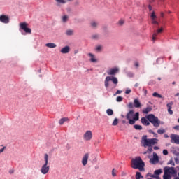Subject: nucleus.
<instances>
[{
  "label": "nucleus",
  "instance_id": "79ce46f5",
  "mask_svg": "<svg viewBox=\"0 0 179 179\" xmlns=\"http://www.w3.org/2000/svg\"><path fill=\"white\" fill-rule=\"evenodd\" d=\"M168 164H171V166H174V162L173 161V159H171L169 162Z\"/></svg>",
  "mask_w": 179,
  "mask_h": 179
},
{
  "label": "nucleus",
  "instance_id": "3c124183",
  "mask_svg": "<svg viewBox=\"0 0 179 179\" xmlns=\"http://www.w3.org/2000/svg\"><path fill=\"white\" fill-rule=\"evenodd\" d=\"M150 132L151 134H152V135H154V136H155L156 138H157V134L156 133H155V131H150Z\"/></svg>",
  "mask_w": 179,
  "mask_h": 179
},
{
  "label": "nucleus",
  "instance_id": "2eb2a0df",
  "mask_svg": "<svg viewBox=\"0 0 179 179\" xmlns=\"http://www.w3.org/2000/svg\"><path fill=\"white\" fill-rule=\"evenodd\" d=\"M173 104H174V103L173 101H171L166 104V106L168 108V113H169V114H170V115H173V112L171 110V108H173Z\"/></svg>",
  "mask_w": 179,
  "mask_h": 179
},
{
  "label": "nucleus",
  "instance_id": "ea45409f",
  "mask_svg": "<svg viewBox=\"0 0 179 179\" xmlns=\"http://www.w3.org/2000/svg\"><path fill=\"white\" fill-rule=\"evenodd\" d=\"M92 38L93 40H98V38H99V35H97V34L92 35Z\"/></svg>",
  "mask_w": 179,
  "mask_h": 179
},
{
  "label": "nucleus",
  "instance_id": "a211bd4d",
  "mask_svg": "<svg viewBox=\"0 0 179 179\" xmlns=\"http://www.w3.org/2000/svg\"><path fill=\"white\" fill-rule=\"evenodd\" d=\"M169 173H171V172L170 171V169L166 170V171H164V176H163V178H164V179H170V178H170V174H169Z\"/></svg>",
  "mask_w": 179,
  "mask_h": 179
},
{
  "label": "nucleus",
  "instance_id": "864d4df0",
  "mask_svg": "<svg viewBox=\"0 0 179 179\" xmlns=\"http://www.w3.org/2000/svg\"><path fill=\"white\" fill-rule=\"evenodd\" d=\"M5 149H6V147H3L1 149H0V153H2Z\"/></svg>",
  "mask_w": 179,
  "mask_h": 179
},
{
  "label": "nucleus",
  "instance_id": "49530a36",
  "mask_svg": "<svg viewBox=\"0 0 179 179\" xmlns=\"http://www.w3.org/2000/svg\"><path fill=\"white\" fill-rule=\"evenodd\" d=\"M96 51H101V46L99 45L96 48Z\"/></svg>",
  "mask_w": 179,
  "mask_h": 179
},
{
  "label": "nucleus",
  "instance_id": "2f4dec72",
  "mask_svg": "<svg viewBox=\"0 0 179 179\" xmlns=\"http://www.w3.org/2000/svg\"><path fill=\"white\" fill-rule=\"evenodd\" d=\"M157 18H152V24H157L159 26V22H157Z\"/></svg>",
  "mask_w": 179,
  "mask_h": 179
},
{
  "label": "nucleus",
  "instance_id": "5fc2aeb1",
  "mask_svg": "<svg viewBox=\"0 0 179 179\" xmlns=\"http://www.w3.org/2000/svg\"><path fill=\"white\" fill-rule=\"evenodd\" d=\"M121 93H122V91H121V90H117L116 92V94H121Z\"/></svg>",
  "mask_w": 179,
  "mask_h": 179
},
{
  "label": "nucleus",
  "instance_id": "4c0bfd02",
  "mask_svg": "<svg viewBox=\"0 0 179 179\" xmlns=\"http://www.w3.org/2000/svg\"><path fill=\"white\" fill-rule=\"evenodd\" d=\"M123 98L122 96H117L116 99V101H117V103H121V101H122Z\"/></svg>",
  "mask_w": 179,
  "mask_h": 179
},
{
  "label": "nucleus",
  "instance_id": "f257e3e1",
  "mask_svg": "<svg viewBox=\"0 0 179 179\" xmlns=\"http://www.w3.org/2000/svg\"><path fill=\"white\" fill-rule=\"evenodd\" d=\"M141 124L143 125H145V127H149L150 125V123L152 124L153 127L155 128H159L160 125H164V122L160 121L159 117L155 116L153 114H150L147 115L146 117H142L141 119Z\"/></svg>",
  "mask_w": 179,
  "mask_h": 179
},
{
  "label": "nucleus",
  "instance_id": "cd10ccee",
  "mask_svg": "<svg viewBox=\"0 0 179 179\" xmlns=\"http://www.w3.org/2000/svg\"><path fill=\"white\" fill-rule=\"evenodd\" d=\"M134 128H135L137 131H142V126L139 124H135Z\"/></svg>",
  "mask_w": 179,
  "mask_h": 179
},
{
  "label": "nucleus",
  "instance_id": "09e8293b",
  "mask_svg": "<svg viewBox=\"0 0 179 179\" xmlns=\"http://www.w3.org/2000/svg\"><path fill=\"white\" fill-rule=\"evenodd\" d=\"M173 129H175L176 131H179V125L173 127Z\"/></svg>",
  "mask_w": 179,
  "mask_h": 179
},
{
  "label": "nucleus",
  "instance_id": "e2e57ef3",
  "mask_svg": "<svg viewBox=\"0 0 179 179\" xmlns=\"http://www.w3.org/2000/svg\"><path fill=\"white\" fill-rule=\"evenodd\" d=\"M175 96L176 97H178V96H179V93H176Z\"/></svg>",
  "mask_w": 179,
  "mask_h": 179
},
{
  "label": "nucleus",
  "instance_id": "39448f33",
  "mask_svg": "<svg viewBox=\"0 0 179 179\" xmlns=\"http://www.w3.org/2000/svg\"><path fill=\"white\" fill-rule=\"evenodd\" d=\"M110 80H111V82H113V83L115 85V87L117 86V85H118V78H117V77H114V76H107L105 79V87L106 89H108V86H110Z\"/></svg>",
  "mask_w": 179,
  "mask_h": 179
},
{
  "label": "nucleus",
  "instance_id": "a18cd8bd",
  "mask_svg": "<svg viewBox=\"0 0 179 179\" xmlns=\"http://www.w3.org/2000/svg\"><path fill=\"white\" fill-rule=\"evenodd\" d=\"M127 75H128V76H129V78H133V76H134V73H132V72H129V73H127Z\"/></svg>",
  "mask_w": 179,
  "mask_h": 179
},
{
  "label": "nucleus",
  "instance_id": "ddd939ff",
  "mask_svg": "<svg viewBox=\"0 0 179 179\" xmlns=\"http://www.w3.org/2000/svg\"><path fill=\"white\" fill-rule=\"evenodd\" d=\"M119 71L120 69H118V68H113L108 70L107 73L108 75H115V73H117Z\"/></svg>",
  "mask_w": 179,
  "mask_h": 179
},
{
  "label": "nucleus",
  "instance_id": "f8f14e48",
  "mask_svg": "<svg viewBox=\"0 0 179 179\" xmlns=\"http://www.w3.org/2000/svg\"><path fill=\"white\" fill-rule=\"evenodd\" d=\"M88 160H89V153H85L82 159L83 166H86V164H87Z\"/></svg>",
  "mask_w": 179,
  "mask_h": 179
},
{
  "label": "nucleus",
  "instance_id": "aec40b11",
  "mask_svg": "<svg viewBox=\"0 0 179 179\" xmlns=\"http://www.w3.org/2000/svg\"><path fill=\"white\" fill-rule=\"evenodd\" d=\"M45 46L48 48H55L57 47V44L52 43H48L45 44Z\"/></svg>",
  "mask_w": 179,
  "mask_h": 179
},
{
  "label": "nucleus",
  "instance_id": "9d476101",
  "mask_svg": "<svg viewBox=\"0 0 179 179\" xmlns=\"http://www.w3.org/2000/svg\"><path fill=\"white\" fill-rule=\"evenodd\" d=\"M0 22L1 23H4L5 24H8V23L10 22L9 17L5 15H0Z\"/></svg>",
  "mask_w": 179,
  "mask_h": 179
},
{
  "label": "nucleus",
  "instance_id": "338daca9",
  "mask_svg": "<svg viewBox=\"0 0 179 179\" xmlns=\"http://www.w3.org/2000/svg\"><path fill=\"white\" fill-rule=\"evenodd\" d=\"M172 85H176V82L173 81V82L172 83Z\"/></svg>",
  "mask_w": 179,
  "mask_h": 179
},
{
  "label": "nucleus",
  "instance_id": "f704fd0d",
  "mask_svg": "<svg viewBox=\"0 0 179 179\" xmlns=\"http://www.w3.org/2000/svg\"><path fill=\"white\" fill-rule=\"evenodd\" d=\"M141 177L143 178L142 175L141 174V172H136V179H141Z\"/></svg>",
  "mask_w": 179,
  "mask_h": 179
},
{
  "label": "nucleus",
  "instance_id": "0e129e2a",
  "mask_svg": "<svg viewBox=\"0 0 179 179\" xmlns=\"http://www.w3.org/2000/svg\"><path fill=\"white\" fill-rule=\"evenodd\" d=\"M158 80H162V78L159 77Z\"/></svg>",
  "mask_w": 179,
  "mask_h": 179
},
{
  "label": "nucleus",
  "instance_id": "20e7f679",
  "mask_svg": "<svg viewBox=\"0 0 179 179\" xmlns=\"http://www.w3.org/2000/svg\"><path fill=\"white\" fill-rule=\"evenodd\" d=\"M45 164L42 166L41 169V173L42 174H47L50 171V166H48V154L44 155Z\"/></svg>",
  "mask_w": 179,
  "mask_h": 179
},
{
  "label": "nucleus",
  "instance_id": "393cba45",
  "mask_svg": "<svg viewBox=\"0 0 179 179\" xmlns=\"http://www.w3.org/2000/svg\"><path fill=\"white\" fill-rule=\"evenodd\" d=\"M66 36H73V30L68 29L66 31Z\"/></svg>",
  "mask_w": 179,
  "mask_h": 179
},
{
  "label": "nucleus",
  "instance_id": "c03bdc74",
  "mask_svg": "<svg viewBox=\"0 0 179 179\" xmlns=\"http://www.w3.org/2000/svg\"><path fill=\"white\" fill-rule=\"evenodd\" d=\"M163 155H164L165 156H167V155H169V151L167 150H164Z\"/></svg>",
  "mask_w": 179,
  "mask_h": 179
},
{
  "label": "nucleus",
  "instance_id": "4468645a",
  "mask_svg": "<svg viewBox=\"0 0 179 179\" xmlns=\"http://www.w3.org/2000/svg\"><path fill=\"white\" fill-rule=\"evenodd\" d=\"M163 32V28H161L159 29H157L154 31V34L152 35V40L155 41L156 40V37H157L158 34H160V33Z\"/></svg>",
  "mask_w": 179,
  "mask_h": 179
},
{
  "label": "nucleus",
  "instance_id": "473e14b6",
  "mask_svg": "<svg viewBox=\"0 0 179 179\" xmlns=\"http://www.w3.org/2000/svg\"><path fill=\"white\" fill-rule=\"evenodd\" d=\"M151 19H157V16H156V13L155 11H152L150 15Z\"/></svg>",
  "mask_w": 179,
  "mask_h": 179
},
{
  "label": "nucleus",
  "instance_id": "4d7b16f0",
  "mask_svg": "<svg viewBox=\"0 0 179 179\" xmlns=\"http://www.w3.org/2000/svg\"><path fill=\"white\" fill-rule=\"evenodd\" d=\"M161 17L163 19L164 17V13H161Z\"/></svg>",
  "mask_w": 179,
  "mask_h": 179
},
{
  "label": "nucleus",
  "instance_id": "bf43d9fd",
  "mask_svg": "<svg viewBox=\"0 0 179 179\" xmlns=\"http://www.w3.org/2000/svg\"><path fill=\"white\" fill-rule=\"evenodd\" d=\"M164 138H169V135H167V134H165L164 135Z\"/></svg>",
  "mask_w": 179,
  "mask_h": 179
},
{
  "label": "nucleus",
  "instance_id": "0eeeda50",
  "mask_svg": "<svg viewBox=\"0 0 179 179\" xmlns=\"http://www.w3.org/2000/svg\"><path fill=\"white\" fill-rule=\"evenodd\" d=\"M20 27L22 30H24L25 33H28V34H31V29L27 27V23L26 22H21L20 24Z\"/></svg>",
  "mask_w": 179,
  "mask_h": 179
},
{
  "label": "nucleus",
  "instance_id": "6ab92c4d",
  "mask_svg": "<svg viewBox=\"0 0 179 179\" xmlns=\"http://www.w3.org/2000/svg\"><path fill=\"white\" fill-rule=\"evenodd\" d=\"M68 121H69V118H68V117H63V118L59 120V125H64V122H66Z\"/></svg>",
  "mask_w": 179,
  "mask_h": 179
},
{
  "label": "nucleus",
  "instance_id": "412c9836",
  "mask_svg": "<svg viewBox=\"0 0 179 179\" xmlns=\"http://www.w3.org/2000/svg\"><path fill=\"white\" fill-rule=\"evenodd\" d=\"M91 27H93L94 29H96L97 26H99V22L97 21H92L90 22Z\"/></svg>",
  "mask_w": 179,
  "mask_h": 179
},
{
  "label": "nucleus",
  "instance_id": "37998d69",
  "mask_svg": "<svg viewBox=\"0 0 179 179\" xmlns=\"http://www.w3.org/2000/svg\"><path fill=\"white\" fill-rule=\"evenodd\" d=\"M124 23H125V21H124V20H119V24L120 26H122V24H124Z\"/></svg>",
  "mask_w": 179,
  "mask_h": 179
},
{
  "label": "nucleus",
  "instance_id": "9b49d317",
  "mask_svg": "<svg viewBox=\"0 0 179 179\" xmlns=\"http://www.w3.org/2000/svg\"><path fill=\"white\" fill-rule=\"evenodd\" d=\"M150 162L152 164H156V163H159V156H157V154H156V152L153 153V158L150 159Z\"/></svg>",
  "mask_w": 179,
  "mask_h": 179
},
{
  "label": "nucleus",
  "instance_id": "b1692460",
  "mask_svg": "<svg viewBox=\"0 0 179 179\" xmlns=\"http://www.w3.org/2000/svg\"><path fill=\"white\" fill-rule=\"evenodd\" d=\"M150 111H152V108L150 107H147L145 109L143 110V113H144V114H148Z\"/></svg>",
  "mask_w": 179,
  "mask_h": 179
},
{
  "label": "nucleus",
  "instance_id": "bb28decb",
  "mask_svg": "<svg viewBox=\"0 0 179 179\" xmlns=\"http://www.w3.org/2000/svg\"><path fill=\"white\" fill-rule=\"evenodd\" d=\"M153 97H157L158 99H162L163 96L162 95H160V94L157 93V92H154L152 94Z\"/></svg>",
  "mask_w": 179,
  "mask_h": 179
},
{
  "label": "nucleus",
  "instance_id": "a19ab883",
  "mask_svg": "<svg viewBox=\"0 0 179 179\" xmlns=\"http://www.w3.org/2000/svg\"><path fill=\"white\" fill-rule=\"evenodd\" d=\"M147 176H148V177H152V178H156V175H155V173H154V174H152V173H148L147 174Z\"/></svg>",
  "mask_w": 179,
  "mask_h": 179
},
{
  "label": "nucleus",
  "instance_id": "f03ea898",
  "mask_svg": "<svg viewBox=\"0 0 179 179\" xmlns=\"http://www.w3.org/2000/svg\"><path fill=\"white\" fill-rule=\"evenodd\" d=\"M159 140L157 138H148V136H143L141 138V146L143 148H148V151L151 153L153 152L152 146H155Z\"/></svg>",
  "mask_w": 179,
  "mask_h": 179
},
{
  "label": "nucleus",
  "instance_id": "f3484780",
  "mask_svg": "<svg viewBox=\"0 0 179 179\" xmlns=\"http://www.w3.org/2000/svg\"><path fill=\"white\" fill-rule=\"evenodd\" d=\"M71 48H69V46H65L64 48H62L60 52H62V54H68Z\"/></svg>",
  "mask_w": 179,
  "mask_h": 179
},
{
  "label": "nucleus",
  "instance_id": "8fccbe9b",
  "mask_svg": "<svg viewBox=\"0 0 179 179\" xmlns=\"http://www.w3.org/2000/svg\"><path fill=\"white\" fill-rule=\"evenodd\" d=\"M176 163H179V155L175 158Z\"/></svg>",
  "mask_w": 179,
  "mask_h": 179
},
{
  "label": "nucleus",
  "instance_id": "dca6fc26",
  "mask_svg": "<svg viewBox=\"0 0 179 179\" xmlns=\"http://www.w3.org/2000/svg\"><path fill=\"white\" fill-rule=\"evenodd\" d=\"M134 106L136 108H140V107H142V104H141V102L137 99H134Z\"/></svg>",
  "mask_w": 179,
  "mask_h": 179
},
{
  "label": "nucleus",
  "instance_id": "6e6552de",
  "mask_svg": "<svg viewBox=\"0 0 179 179\" xmlns=\"http://www.w3.org/2000/svg\"><path fill=\"white\" fill-rule=\"evenodd\" d=\"M171 143H176V145H179V135L171 134Z\"/></svg>",
  "mask_w": 179,
  "mask_h": 179
},
{
  "label": "nucleus",
  "instance_id": "680f3d73",
  "mask_svg": "<svg viewBox=\"0 0 179 179\" xmlns=\"http://www.w3.org/2000/svg\"><path fill=\"white\" fill-rule=\"evenodd\" d=\"M155 178H156V179H162V178H160V177H159V176H155Z\"/></svg>",
  "mask_w": 179,
  "mask_h": 179
},
{
  "label": "nucleus",
  "instance_id": "72a5a7b5",
  "mask_svg": "<svg viewBox=\"0 0 179 179\" xmlns=\"http://www.w3.org/2000/svg\"><path fill=\"white\" fill-rule=\"evenodd\" d=\"M56 1V2H57V3H59V4H65V3H66V1H65V0H55Z\"/></svg>",
  "mask_w": 179,
  "mask_h": 179
},
{
  "label": "nucleus",
  "instance_id": "774afa93",
  "mask_svg": "<svg viewBox=\"0 0 179 179\" xmlns=\"http://www.w3.org/2000/svg\"><path fill=\"white\" fill-rule=\"evenodd\" d=\"M174 179H179V178H178V177H176V178H175Z\"/></svg>",
  "mask_w": 179,
  "mask_h": 179
},
{
  "label": "nucleus",
  "instance_id": "e433bc0d",
  "mask_svg": "<svg viewBox=\"0 0 179 179\" xmlns=\"http://www.w3.org/2000/svg\"><path fill=\"white\" fill-rule=\"evenodd\" d=\"M112 176L113 177H115L117 176V170H115V169H112Z\"/></svg>",
  "mask_w": 179,
  "mask_h": 179
},
{
  "label": "nucleus",
  "instance_id": "5701e85b",
  "mask_svg": "<svg viewBox=\"0 0 179 179\" xmlns=\"http://www.w3.org/2000/svg\"><path fill=\"white\" fill-rule=\"evenodd\" d=\"M138 120H139V113L138 112H137L134 115V117H133V121H134V124H135V122Z\"/></svg>",
  "mask_w": 179,
  "mask_h": 179
},
{
  "label": "nucleus",
  "instance_id": "c85d7f7f",
  "mask_svg": "<svg viewBox=\"0 0 179 179\" xmlns=\"http://www.w3.org/2000/svg\"><path fill=\"white\" fill-rule=\"evenodd\" d=\"M157 134H159V135H163V134L166 133V130L164 129H158L157 131Z\"/></svg>",
  "mask_w": 179,
  "mask_h": 179
},
{
  "label": "nucleus",
  "instance_id": "c756f323",
  "mask_svg": "<svg viewBox=\"0 0 179 179\" xmlns=\"http://www.w3.org/2000/svg\"><path fill=\"white\" fill-rule=\"evenodd\" d=\"M112 125L113 127H115L117 125H118V118H115L113 123H112Z\"/></svg>",
  "mask_w": 179,
  "mask_h": 179
},
{
  "label": "nucleus",
  "instance_id": "6e6d98bb",
  "mask_svg": "<svg viewBox=\"0 0 179 179\" xmlns=\"http://www.w3.org/2000/svg\"><path fill=\"white\" fill-rule=\"evenodd\" d=\"M153 149H154V150H159V147L155 146V147L153 148Z\"/></svg>",
  "mask_w": 179,
  "mask_h": 179
},
{
  "label": "nucleus",
  "instance_id": "a878e982",
  "mask_svg": "<svg viewBox=\"0 0 179 179\" xmlns=\"http://www.w3.org/2000/svg\"><path fill=\"white\" fill-rule=\"evenodd\" d=\"M160 174H162V169L155 170L154 172V176H156V177H157V176H160Z\"/></svg>",
  "mask_w": 179,
  "mask_h": 179
},
{
  "label": "nucleus",
  "instance_id": "58836bf2",
  "mask_svg": "<svg viewBox=\"0 0 179 179\" xmlns=\"http://www.w3.org/2000/svg\"><path fill=\"white\" fill-rule=\"evenodd\" d=\"M127 107L129 108H134V103H132V102H129V104L127 105Z\"/></svg>",
  "mask_w": 179,
  "mask_h": 179
},
{
  "label": "nucleus",
  "instance_id": "1a4fd4ad",
  "mask_svg": "<svg viewBox=\"0 0 179 179\" xmlns=\"http://www.w3.org/2000/svg\"><path fill=\"white\" fill-rule=\"evenodd\" d=\"M92 138H93V133L90 130L87 131L83 135L84 141H92Z\"/></svg>",
  "mask_w": 179,
  "mask_h": 179
},
{
  "label": "nucleus",
  "instance_id": "423d86ee",
  "mask_svg": "<svg viewBox=\"0 0 179 179\" xmlns=\"http://www.w3.org/2000/svg\"><path fill=\"white\" fill-rule=\"evenodd\" d=\"M127 120L129 121V124L130 125H134L135 124V120H134V110H130L128 112V113L126 115Z\"/></svg>",
  "mask_w": 179,
  "mask_h": 179
},
{
  "label": "nucleus",
  "instance_id": "4be33fe9",
  "mask_svg": "<svg viewBox=\"0 0 179 179\" xmlns=\"http://www.w3.org/2000/svg\"><path fill=\"white\" fill-rule=\"evenodd\" d=\"M89 57H91L90 61L91 62H97V59L94 58V55L92 53H88Z\"/></svg>",
  "mask_w": 179,
  "mask_h": 179
},
{
  "label": "nucleus",
  "instance_id": "7ed1b4c3",
  "mask_svg": "<svg viewBox=\"0 0 179 179\" xmlns=\"http://www.w3.org/2000/svg\"><path fill=\"white\" fill-rule=\"evenodd\" d=\"M132 169H138L140 171L145 170V162L142 160L141 157H136L131 159Z\"/></svg>",
  "mask_w": 179,
  "mask_h": 179
},
{
  "label": "nucleus",
  "instance_id": "7c9ffc66",
  "mask_svg": "<svg viewBox=\"0 0 179 179\" xmlns=\"http://www.w3.org/2000/svg\"><path fill=\"white\" fill-rule=\"evenodd\" d=\"M69 17H68V15H64L62 17V22L63 23H66L68 19H69Z\"/></svg>",
  "mask_w": 179,
  "mask_h": 179
},
{
  "label": "nucleus",
  "instance_id": "052dcab7",
  "mask_svg": "<svg viewBox=\"0 0 179 179\" xmlns=\"http://www.w3.org/2000/svg\"><path fill=\"white\" fill-rule=\"evenodd\" d=\"M134 86L135 87H138L139 86V83H136Z\"/></svg>",
  "mask_w": 179,
  "mask_h": 179
},
{
  "label": "nucleus",
  "instance_id": "69168bd1",
  "mask_svg": "<svg viewBox=\"0 0 179 179\" xmlns=\"http://www.w3.org/2000/svg\"><path fill=\"white\" fill-rule=\"evenodd\" d=\"M122 176H127V173H122Z\"/></svg>",
  "mask_w": 179,
  "mask_h": 179
},
{
  "label": "nucleus",
  "instance_id": "de8ad7c7",
  "mask_svg": "<svg viewBox=\"0 0 179 179\" xmlns=\"http://www.w3.org/2000/svg\"><path fill=\"white\" fill-rule=\"evenodd\" d=\"M131 89H127V90H126V91H125V94H129V93H131Z\"/></svg>",
  "mask_w": 179,
  "mask_h": 179
},
{
  "label": "nucleus",
  "instance_id": "603ef678",
  "mask_svg": "<svg viewBox=\"0 0 179 179\" xmlns=\"http://www.w3.org/2000/svg\"><path fill=\"white\" fill-rule=\"evenodd\" d=\"M134 65H135L136 68H139V62H136Z\"/></svg>",
  "mask_w": 179,
  "mask_h": 179
},
{
  "label": "nucleus",
  "instance_id": "13d9d810",
  "mask_svg": "<svg viewBox=\"0 0 179 179\" xmlns=\"http://www.w3.org/2000/svg\"><path fill=\"white\" fill-rule=\"evenodd\" d=\"M148 9H149L150 11L152 10V6L149 5L148 6Z\"/></svg>",
  "mask_w": 179,
  "mask_h": 179
},
{
  "label": "nucleus",
  "instance_id": "c9c22d12",
  "mask_svg": "<svg viewBox=\"0 0 179 179\" xmlns=\"http://www.w3.org/2000/svg\"><path fill=\"white\" fill-rule=\"evenodd\" d=\"M106 113L108 115H113V114H114V112L111 109H108L106 110Z\"/></svg>",
  "mask_w": 179,
  "mask_h": 179
}]
</instances>
